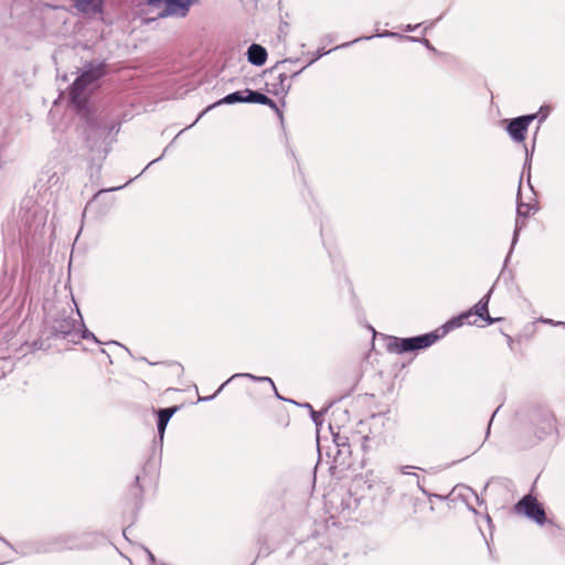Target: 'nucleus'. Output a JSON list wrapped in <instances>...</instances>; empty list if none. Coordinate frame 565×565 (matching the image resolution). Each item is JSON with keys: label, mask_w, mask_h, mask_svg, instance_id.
Here are the masks:
<instances>
[{"label": "nucleus", "mask_w": 565, "mask_h": 565, "mask_svg": "<svg viewBox=\"0 0 565 565\" xmlns=\"http://www.w3.org/2000/svg\"><path fill=\"white\" fill-rule=\"evenodd\" d=\"M520 513H524L527 518L533 519L539 524L545 520V512L540 503L532 497H524L516 505Z\"/></svg>", "instance_id": "obj_3"}, {"label": "nucleus", "mask_w": 565, "mask_h": 565, "mask_svg": "<svg viewBox=\"0 0 565 565\" xmlns=\"http://www.w3.org/2000/svg\"><path fill=\"white\" fill-rule=\"evenodd\" d=\"M408 469H409V467L406 466V467H403L401 470H402L403 473L407 475V473H409Z\"/></svg>", "instance_id": "obj_13"}, {"label": "nucleus", "mask_w": 565, "mask_h": 565, "mask_svg": "<svg viewBox=\"0 0 565 565\" xmlns=\"http://www.w3.org/2000/svg\"><path fill=\"white\" fill-rule=\"evenodd\" d=\"M247 58L252 64L262 66L266 63L267 52L262 45L252 44L247 51Z\"/></svg>", "instance_id": "obj_6"}, {"label": "nucleus", "mask_w": 565, "mask_h": 565, "mask_svg": "<svg viewBox=\"0 0 565 565\" xmlns=\"http://www.w3.org/2000/svg\"><path fill=\"white\" fill-rule=\"evenodd\" d=\"M175 411H177L175 407L164 408V409L159 411V413H158V416H159L158 433H159V436L161 439L163 438V434H164L166 427L168 425V422L171 418V416L174 414Z\"/></svg>", "instance_id": "obj_8"}, {"label": "nucleus", "mask_w": 565, "mask_h": 565, "mask_svg": "<svg viewBox=\"0 0 565 565\" xmlns=\"http://www.w3.org/2000/svg\"><path fill=\"white\" fill-rule=\"evenodd\" d=\"M534 118L535 115H530L513 119L508 127L510 136L515 141H523L525 139V132L527 130V127Z\"/></svg>", "instance_id": "obj_5"}, {"label": "nucleus", "mask_w": 565, "mask_h": 565, "mask_svg": "<svg viewBox=\"0 0 565 565\" xmlns=\"http://www.w3.org/2000/svg\"><path fill=\"white\" fill-rule=\"evenodd\" d=\"M198 0H149V12L156 13L159 18L178 17L188 14L190 7Z\"/></svg>", "instance_id": "obj_2"}, {"label": "nucleus", "mask_w": 565, "mask_h": 565, "mask_svg": "<svg viewBox=\"0 0 565 565\" xmlns=\"http://www.w3.org/2000/svg\"><path fill=\"white\" fill-rule=\"evenodd\" d=\"M90 333L88 331H85L83 337L87 339Z\"/></svg>", "instance_id": "obj_14"}, {"label": "nucleus", "mask_w": 565, "mask_h": 565, "mask_svg": "<svg viewBox=\"0 0 565 565\" xmlns=\"http://www.w3.org/2000/svg\"><path fill=\"white\" fill-rule=\"evenodd\" d=\"M243 376H247V377H250L253 380H258V381H268L271 385H274L273 381L269 377H255L252 374H243Z\"/></svg>", "instance_id": "obj_12"}, {"label": "nucleus", "mask_w": 565, "mask_h": 565, "mask_svg": "<svg viewBox=\"0 0 565 565\" xmlns=\"http://www.w3.org/2000/svg\"><path fill=\"white\" fill-rule=\"evenodd\" d=\"M247 94L244 92H235L227 96H225L223 99L215 103V105H222V104H235V103H247Z\"/></svg>", "instance_id": "obj_11"}, {"label": "nucleus", "mask_w": 565, "mask_h": 565, "mask_svg": "<svg viewBox=\"0 0 565 565\" xmlns=\"http://www.w3.org/2000/svg\"><path fill=\"white\" fill-rule=\"evenodd\" d=\"M78 11L85 14H96L102 10V0H74Z\"/></svg>", "instance_id": "obj_7"}, {"label": "nucleus", "mask_w": 565, "mask_h": 565, "mask_svg": "<svg viewBox=\"0 0 565 565\" xmlns=\"http://www.w3.org/2000/svg\"><path fill=\"white\" fill-rule=\"evenodd\" d=\"M490 295H487L482 300H480L475 306V313L479 317L486 319L489 323H492L494 320L488 315V302Z\"/></svg>", "instance_id": "obj_9"}, {"label": "nucleus", "mask_w": 565, "mask_h": 565, "mask_svg": "<svg viewBox=\"0 0 565 565\" xmlns=\"http://www.w3.org/2000/svg\"><path fill=\"white\" fill-rule=\"evenodd\" d=\"M437 335L434 333L424 334L420 337L409 338V339H402L397 344V351L398 352H406V351H413L417 349H424L429 345H431L436 340Z\"/></svg>", "instance_id": "obj_4"}, {"label": "nucleus", "mask_w": 565, "mask_h": 565, "mask_svg": "<svg viewBox=\"0 0 565 565\" xmlns=\"http://www.w3.org/2000/svg\"><path fill=\"white\" fill-rule=\"evenodd\" d=\"M104 75L102 64H90L85 66L79 76L75 79L70 95L73 104L83 108L89 94L97 88L98 79Z\"/></svg>", "instance_id": "obj_1"}, {"label": "nucleus", "mask_w": 565, "mask_h": 565, "mask_svg": "<svg viewBox=\"0 0 565 565\" xmlns=\"http://www.w3.org/2000/svg\"><path fill=\"white\" fill-rule=\"evenodd\" d=\"M244 93L247 94V103H257V104H262V105H273V100L270 98H268L266 95L262 94V93H258V92H253V90H249V89H246L244 90Z\"/></svg>", "instance_id": "obj_10"}]
</instances>
